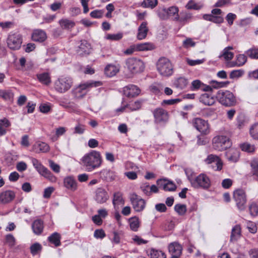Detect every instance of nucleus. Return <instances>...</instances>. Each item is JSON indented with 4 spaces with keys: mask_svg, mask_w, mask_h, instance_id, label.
I'll use <instances>...</instances> for the list:
<instances>
[{
    "mask_svg": "<svg viewBox=\"0 0 258 258\" xmlns=\"http://www.w3.org/2000/svg\"><path fill=\"white\" fill-rule=\"evenodd\" d=\"M113 204L115 207L117 205L124 204V200L122 198V195L120 192H116L114 194Z\"/></svg>",
    "mask_w": 258,
    "mask_h": 258,
    "instance_id": "79ce46f5",
    "label": "nucleus"
},
{
    "mask_svg": "<svg viewBox=\"0 0 258 258\" xmlns=\"http://www.w3.org/2000/svg\"><path fill=\"white\" fill-rule=\"evenodd\" d=\"M63 185L66 188L71 191H75L77 189V181L72 176H68L64 178Z\"/></svg>",
    "mask_w": 258,
    "mask_h": 258,
    "instance_id": "393cba45",
    "label": "nucleus"
},
{
    "mask_svg": "<svg viewBox=\"0 0 258 258\" xmlns=\"http://www.w3.org/2000/svg\"><path fill=\"white\" fill-rule=\"evenodd\" d=\"M205 162L208 164H210L213 163H215V166H213V168L215 171H220L223 167V162L219 156L210 154L208 156L205 160Z\"/></svg>",
    "mask_w": 258,
    "mask_h": 258,
    "instance_id": "4468645a",
    "label": "nucleus"
},
{
    "mask_svg": "<svg viewBox=\"0 0 258 258\" xmlns=\"http://www.w3.org/2000/svg\"><path fill=\"white\" fill-rule=\"evenodd\" d=\"M192 18V15L191 13L182 12L180 14V16H179V19L177 20L179 22L185 24L188 23L190 20Z\"/></svg>",
    "mask_w": 258,
    "mask_h": 258,
    "instance_id": "ea45409f",
    "label": "nucleus"
},
{
    "mask_svg": "<svg viewBox=\"0 0 258 258\" xmlns=\"http://www.w3.org/2000/svg\"><path fill=\"white\" fill-rule=\"evenodd\" d=\"M233 48L232 46H228L225 47L222 51V53L220 55L219 57H223L226 60H229L233 58L234 57V53L230 50H233Z\"/></svg>",
    "mask_w": 258,
    "mask_h": 258,
    "instance_id": "f704fd0d",
    "label": "nucleus"
},
{
    "mask_svg": "<svg viewBox=\"0 0 258 258\" xmlns=\"http://www.w3.org/2000/svg\"><path fill=\"white\" fill-rule=\"evenodd\" d=\"M157 184L159 187L166 191H174L176 188V186L173 182L165 179H158Z\"/></svg>",
    "mask_w": 258,
    "mask_h": 258,
    "instance_id": "f3484780",
    "label": "nucleus"
},
{
    "mask_svg": "<svg viewBox=\"0 0 258 258\" xmlns=\"http://www.w3.org/2000/svg\"><path fill=\"white\" fill-rule=\"evenodd\" d=\"M199 100L204 104L210 106L214 104L215 98L210 94L204 93L201 95Z\"/></svg>",
    "mask_w": 258,
    "mask_h": 258,
    "instance_id": "cd10ccee",
    "label": "nucleus"
},
{
    "mask_svg": "<svg viewBox=\"0 0 258 258\" xmlns=\"http://www.w3.org/2000/svg\"><path fill=\"white\" fill-rule=\"evenodd\" d=\"M130 227L133 231H137L140 227V221L138 217H134L128 219Z\"/></svg>",
    "mask_w": 258,
    "mask_h": 258,
    "instance_id": "58836bf2",
    "label": "nucleus"
},
{
    "mask_svg": "<svg viewBox=\"0 0 258 258\" xmlns=\"http://www.w3.org/2000/svg\"><path fill=\"white\" fill-rule=\"evenodd\" d=\"M196 43L190 38H187L183 41L182 46L183 47L187 48L189 47L195 46Z\"/></svg>",
    "mask_w": 258,
    "mask_h": 258,
    "instance_id": "338daca9",
    "label": "nucleus"
},
{
    "mask_svg": "<svg viewBox=\"0 0 258 258\" xmlns=\"http://www.w3.org/2000/svg\"><path fill=\"white\" fill-rule=\"evenodd\" d=\"M60 235L58 233L54 232L48 237V240L55 246H58L60 245Z\"/></svg>",
    "mask_w": 258,
    "mask_h": 258,
    "instance_id": "4c0bfd02",
    "label": "nucleus"
},
{
    "mask_svg": "<svg viewBox=\"0 0 258 258\" xmlns=\"http://www.w3.org/2000/svg\"><path fill=\"white\" fill-rule=\"evenodd\" d=\"M190 89L192 91L201 90L206 92H211L213 90L210 86L204 84L199 80H195L191 82Z\"/></svg>",
    "mask_w": 258,
    "mask_h": 258,
    "instance_id": "a211bd4d",
    "label": "nucleus"
},
{
    "mask_svg": "<svg viewBox=\"0 0 258 258\" xmlns=\"http://www.w3.org/2000/svg\"><path fill=\"white\" fill-rule=\"evenodd\" d=\"M167 13V17H171L174 20L177 21L179 19L178 12L179 9L176 6H172L166 9Z\"/></svg>",
    "mask_w": 258,
    "mask_h": 258,
    "instance_id": "473e14b6",
    "label": "nucleus"
},
{
    "mask_svg": "<svg viewBox=\"0 0 258 258\" xmlns=\"http://www.w3.org/2000/svg\"><path fill=\"white\" fill-rule=\"evenodd\" d=\"M59 24L62 29L67 30L73 28L75 25V23L74 21L68 19H62L60 20L59 21Z\"/></svg>",
    "mask_w": 258,
    "mask_h": 258,
    "instance_id": "7c9ffc66",
    "label": "nucleus"
},
{
    "mask_svg": "<svg viewBox=\"0 0 258 258\" xmlns=\"http://www.w3.org/2000/svg\"><path fill=\"white\" fill-rule=\"evenodd\" d=\"M157 69L163 77H168L173 73V67L170 61L167 58H160L157 62Z\"/></svg>",
    "mask_w": 258,
    "mask_h": 258,
    "instance_id": "39448f33",
    "label": "nucleus"
},
{
    "mask_svg": "<svg viewBox=\"0 0 258 258\" xmlns=\"http://www.w3.org/2000/svg\"><path fill=\"white\" fill-rule=\"evenodd\" d=\"M194 126L202 134L208 135L210 132V125L207 121L201 118H196L192 120Z\"/></svg>",
    "mask_w": 258,
    "mask_h": 258,
    "instance_id": "f8f14e48",
    "label": "nucleus"
},
{
    "mask_svg": "<svg viewBox=\"0 0 258 258\" xmlns=\"http://www.w3.org/2000/svg\"><path fill=\"white\" fill-rule=\"evenodd\" d=\"M123 93L128 97H134L140 93V89L136 85H128L123 88Z\"/></svg>",
    "mask_w": 258,
    "mask_h": 258,
    "instance_id": "aec40b11",
    "label": "nucleus"
},
{
    "mask_svg": "<svg viewBox=\"0 0 258 258\" xmlns=\"http://www.w3.org/2000/svg\"><path fill=\"white\" fill-rule=\"evenodd\" d=\"M246 227L248 229V231L251 233H255L257 231L256 224L251 221H247Z\"/></svg>",
    "mask_w": 258,
    "mask_h": 258,
    "instance_id": "0e129e2a",
    "label": "nucleus"
},
{
    "mask_svg": "<svg viewBox=\"0 0 258 258\" xmlns=\"http://www.w3.org/2000/svg\"><path fill=\"white\" fill-rule=\"evenodd\" d=\"M233 197L237 208L240 211L244 210L247 201L245 191L242 189H237L234 191Z\"/></svg>",
    "mask_w": 258,
    "mask_h": 258,
    "instance_id": "9d476101",
    "label": "nucleus"
},
{
    "mask_svg": "<svg viewBox=\"0 0 258 258\" xmlns=\"http://www.w3.org/2000/svg\"><path fill=\"white\" fill-rule=\"evenodd\" d=\"M149 30L148 23L146 21L143 22L138 29L137 39L140 40L145 39L147 37Z\"/></svg>",
    "mask_w": 258,
    "mask_h": 258,
    "instance_id": "412c9836",
    "label": "nucleus"
},
{
    "mask_svg": "<svg viewBox=\"0 0 258 258\" xmlns=\"http://www.w3.org/2000/svg\"><path fill=\"white\" fill-rule=\"evenodd\" d=\"M120 234L121 232L114 231L112 232V238L111 241L113 243L119 244L120 241Z\"/></svg>",
    "mask_w": 258,
    "mask_h": 258,
    "instance_id": "052dcab7",
    "label": "nucleus"
},
{
    "mask_svg": "<svg viewBox=\"0 0 258 258\" xmlns=\"http://www.w3.org/2000/svg\"><path fill=\"white\" fill-rule=\"evenodd\" d=\"M246 56L244 54H239L236 56V61L238 66H243L246 61Z\"/></svg>",
    "mask_w": 258,
    "mask_h": 258,
    "instance_id": "774afa93",
    "label": "nucleus"
},
{
    "mask_svg": "<svg viewBox=\"0 0 258 258\" xmlns=\"http://www.w3.org/2000/svg\"><path fill=\"white\" fill-rule=\"evenodd\" d=\"M158 4L157 0H144L141 4L143 8H154Z\"/></svg>",
    "mask_w": 258,
    "mask_h": 258,
    "instance_id": "49530a36",
    "label": "nucleus"
},
{
    "mask_svg": "<svg viewBox=\"0 0 258 258\" xmlns=\"http://www.w3.org/2000/svg\"><path fill=\"white\" fill-rule=\"evenodd\" d=\"M95 200L99 204L105 203L109 199L107 191L102 188H98L96 190Z\"/></svg>",
    "mask_w": 258,
    "mask_h": 258,
    "instance_id": "6ab92c4d",
    "label": "nucleus"
},
{
    "mask_svg": "<svg viewBox=\"0 0 258 258\" xmlns=\"http://www.w3.org/2000/svg\"><path fill=\"white\" fill-rule=\"evenodd\" d=\"M31 253L33 255H36L41 250L42 246L38 243H35L30 246Z\"/></svg>",
    "mask_w": 258,
    "mask_h": 258,
    "instance_id": "864d4df0",
    "label": "nucleus"
},
{
    "mask_svg": "<svg viewBox=\"0 0 258 258\" xmlns=\"http://www.w3.org/2000/svg\"><path fill=\"white\" fill-rule=\"evenodd\" d=\"M213 147L218 151H222L229 148L231 142L228 137L225 136H217L213 139Z\"/></svg>",
    "mask_w": 258,
    "mask_h": 258,
    "instance_id": "6e6552de",
    "label": "nucleus"
},
{
    "mask_svg": "<svg viewBox=\"0 0 258 258\" xmlns=\"http://www.w3.org/2000/svg\"><path fill=\"white\" fill-rule=\"evenodd\" d=\"M216 98L219 103L225 106H232L236 103L235 96L228 90L218 91L216 94Z\"/></svg>",
    "mask_w": 258,
    "mask_h": 258,
    "instance_id": "20e7f679",
    "label": "nucleus"
},
{
    "mask_svg": "<svg viewBox=\"0 0 258 258\" xmlns=\"http://www.w3.org/2000/svg\"><path fill=\"white\" fill-rule=\"evenodd\" d=\"M103 13L104 12L103 10H96L91 12L90 14V15L92 18L99 19L103 16Z\"/></svg>",
    "mask_w": 258,
    "mask_h": 258,
    "instance_id": "69168bd1",
    "label": "nucleus"
},
{
    "mask_svg": "<svg viewBox=\"0 0 258 258\" xmlns=\"http://www.w3.org/2000/svg\"><path fill=\"white\" fill-rule=\"evenodd\" d=\"M169 252L171 255H181L182 253V247L177 242H173L168 245Z\"/></svg>",
    "mask_w": 258,
    "mask_h": 258,
    "instance_id": "5701e85b",
    "label": "nucleus"
},
{
    "mask_svg": "<svg viewBox=\"0 0 258 258\" xmlns=\"http://www.w3.org/2000/svg\"><path fill=\"white\" fill-rule=\"evenodd\" d=\"M47 38V35L44 30L36 29L32 34V39L34 41L42 42Z\"/></svg>",
    "mask_w": 258,
    "mask_h": 258,
    "instance_id": "4be33fe9",
    "label": "nucleus"
},
{
    "mask_svg": "<svg viewBox=\"0 0 258 258\" xmlns=\"http://www.w3.org/2000/svg\"><path fill=\"white\" fill-rule=\"evenodd\" d=\"M102 85L100 81H90L81 83L72 90V94L76 99H81L84 97L89 89Z\"/></svg>",
    "mask_w": 258,
    "mask_h": 258,
    "instance_id": "f03ea898",
    "label": "nucleus"
},
{
    "mask_svg": "<svg viewBox=\"0 0 258 258\" xmlns=\"http://www.w3.org/2000/svg\"><path fill=\"white\" fill-rule=\"evenodd\" d=\"M137 51L152 50L155 48L154 45L150 42H145L136 44Z\"/></svg>",
    "mask_w": 258,
    "mask_h": 258,
    "instance_id": "72a5a7b5",
    "label": "nucleus"
},
{
    "mask_svg": "<svg viewBox=\"0 0 258 258\" xmlns=\"http://www.w3.org/2000/svg\"><path fill=\"white\" fill-rule=\"evenodd\" d=\"M163 89V86L160 83H155L150 86L151 91L155 94L161 93Z\"/></svg>",
    "mask_w": 258,
    "mask_h": 258,
    "instance_id": "3c124183",
    "label": "nucleus"
},
{
    "mask_svg": "<svg viewBox=\"0 0 258 258\" xmlns=\"http://www.w3.org/2000/svg\"><path fill=\"white\" fill-rule=\"evenodd\" d=\"M8 47L13 50L19 49L22 43V37L17 33H10L7 40Z\"/></svg>",
    "mask_w": 258,
    "mask_h": 258,
    "instance_id": "1a4fd4ad",
    "label": "nucleus"
},
{
    "mask_svg": "<svg viewBox=\"0 0 258 258\" xmlns=\"http://www.w3.org/2000/svg\"><path fill=\"white\" fill-rule=\"evenodd\" d=\"M66 132V129L64 127H59L56 129L55 135H53L51 137V140L53 142L56 141L58 138L63 135Z\"/></svg>",
    "mask_w": 258,
    "mask_h": 258,
    "instance_id": "a18cd8bd",
    "label": "nucleus"
},
{
    "mask_svg": "<svg viewBox=\"0 0 258 258\" xmlns=\"http://www.w3.org/2000/svg\"><path fill=\"white\" fill-rule=\"evenodd\" d=\"M240 147L242 151L248 153L253 152L255 150L254 146L247 142L241 144Z\"/></svg>",
    "mask_w": 258,
    "mask_h": 258,
    "instance_id": "8fccbe9b",
    "label": "nucleus"
},
{
    "mask_svg": "<svg viewBox=\"0 0 258 258\" xmlns=\"http://www.w3.org/2000/svg\"><path fill=\"white\" fill-rule=\"evenodd\" d=\"M145 68V64L144 61L136 57L128 58L125 62V68L132 75L143 72Z\"/></svg>",
    "mask_w": 258,
    "mask_h": 258,
    "instance_id": "7ed1b4c3",
    "label": "nucleus"
},
{
    "mask_svg": "<svg viewBox=\"0 0 258 258\" xmlns=\"http://www.w3.org/2000/svg\"><path fill=\"white\" fill-rule=\"evenodd\" d=\"M249 134L253 139L258 140V123L253 124L250 127Z\"/></svg>",
    "mask_w": 258,
    "mask_h": 258,
    "instance_id": "de8ad7c7",
    "label": "nucleus"
},
{
    "mask_svg": "<svg viewBox=\"0 0 258 258\" xmlns=\"http://www.w3.org/2000/svg\"><path fill=\"white\" fill-rule=\"evenodd\" d=\"M241 235V229L239 225H235L232 229L230 239L231 242H234L240 238Z\"/></svg>",
    "mask_w": 258,
    "mask_h": 258,
    "instance_id": "c85d7f7f",
    "label": "nucleus"
},
{
    "mask_svg": "<svg viewBox=\"0 0 258 258\" xmlns=\"http://www.w3.org/2000/svg\"><path fill=\"white\" fill-rule=\"evenodd\" d=\"M157 13L158 17L161 19L164 20L168 18L167 10L165 8H159L157 11Z\"/></svg>",
    "mask_w": 258,
    "mask_h": 258,
    "instance_id": "13d9d810",
    "label": "nucleus"
},
{
    "mask_svg": "<svg viewBox=\"0 0 258 258\" xmlns=\"http://www.w3.org/2000/svg\"><path fill=\"white\" fill-rule=\"evenodd\" d=\"M128 108L131 111H135L139 109L142 106V102L141 101H136L133 103L127 104Z\"/></svg>",
    "mask_w": 258,
    "mask_h": 258,
    "instance_id": "4d7b16f0",
    "label": "nucleus"
},
{
    "mask_svg": "<svg viewBox=\"0 0 258 258\" xmlns=\"http://www.w3.org/2000/svg\"><path fill=\"white\" fill-rule=\"evenodd\" d=\"M6 244L10 247H13L16 244V239L11 234L6 235Z\"/></svg>",
    "mask_w": 258,
    "mask_h": 258,
    "instance_id": "6e6d98bb",
    "label": "nucleus"
},
{
    "mask_svg": "<svg viewBox=\"0 0 258 258\" xmlns=\"http://www.w3.org/2000/svg\"><path fill=\"white\" fill-rule=\"evenodd\" d=\"M123 37L122 33H118L116 34H108L105 38L106 39L110 40L112 41H118L121 39Z\"/></svg>",
    "mask_w": 258,
    "mask_h": 258,
    "instance_id": "5fc2aeb1",
    "label": "nucleus"
},
{
    "mask_svg": "<svg viewBox=\"0 0 258 258\" xmlns=\"http://www.w3.org/2000/svg\"><path fill=\"white\" fill-rule=\"evenodd\" d=\"M102 161L100 153L95 150H92L86 153L81 159V164L88 172H91L99 168Z\"/></svg>",
    "mask_w": 258,
    "mask_h": 258,
    "instance_id": "f257e3e1",
    "label": "nucleus"
},
{
    "mask_svg": "<svg viewBox=\"0 0 258 258\" xmlns=\"http://www.w3.org/2000/svg\"><path fill=\"white\" fill-rule=\"evenodd\" d=\"M226 156L228 161L236 162L239 160L240 152L237 149H231L226 153Z\"/></svg>",
    "mask_w": 258,
    "mask_h": 258,
    "instance_id": "bb28decb",
    "label": "nucleus"
},
{
    "mask_svg": "<svg viewBox=\"0 0 258 258\" xmlns=\"http://www.w3.org/2000/svg\"><path fill=\"white\" fill-rule=\"evenodd\" d=\"M174 210L179 215L183 216L186 212V206L184 204H176L174 206Z\"/></svg>",
    "mask_w": 258,
    "mask_h": 258,
    "instance_id": "09e8293b",
    "label": "nucleus"
},
{
    "mask_svg": "<svg viewBox=\"0 0 258 258\" xmlns=\"http://www.w3.org/2000/svg\"><path fill=\"white\" fill-rule=\"evenodd\" d=\"M31 159L34 167L40 174L51 182H54L56 181V177L47 168L43 166L39 161L34 158H31Z\"/></svg>",
    "mask_w": 258,
    "mask_h": 258,
    "instance_id": "423d86ee",
    "label": "nucleus"
},
{
    "mask_svg": "<svg viewBox=\"0 0 258 258\" xmlns=\"http://www.w3.org/2000/svg\"><path fill=\"white\" fill-rule=\"evenodd\" d=\"M191 184L195 188L208 189L211 185V181L207 175L200 174L194 180L191 181Z\"/></svg>",
    "mask_w": 258,
    "mask_h": 258,
    "instance_id": "9b49d317",
    "label": "nucleus"
},
{
    "mask_svg": "<svg viewBox=\"0 0 258 258\" xmlns=\"http://www.w3.org/2000/svg\"><path fill=\"white\" fill-rule=\"evenodd\" d=\"M204 6L202 3H196L193 0L189 1L186 4L185 7L188 10H199L201 9Z\"/></svg>",
    "mask_w": 258,
    "mask_h": 258,
    "instance_id": "37998d69",
    "label": "nucleus"
},
{
    "mask_svg": "<svg viewBox=\"0 0 258 258\" xmlns=\"http://www.w3.org/2000/svg\"><path fill=\"white\" fill-rule=\"evenodd\" d=\"M155 120L157 123L166 122L168 119V112L161 108L155 109L153 111Z\"/></svg>",
    "mask_w": 258,
    "mask_h": 258,
    "instance_id": "2eb2a0df",
    "label": "nucleus"
},
{
    "mask_svg": "<svg viewBox=\"0 0 258 258\" xmlns=\"http://www.w3.org/2000/svg\"><path fill=\"white\" fill-rule=\"evenodd\" d=\"M150 258H166L165 254L161 250L151 248L148 252Z\"/></svg>",
    "mask_w": 258,
    "mask_h": 258,
    "instance_id": "e433bc0d",
    "label": "nucleus"
},
{
    "mask_svg": "<svg viewBox=\"0 0 258 258\" xmlns=\"http://www.w3.org/2000/svg\"><path fill=\"white\" fill-rule=\"evenodd\" d=\"M229 84L228 82H217L216 81H212V88H219L226 87Z\"/></svg>",
    "mask_w": 258,
    "mask_h": 258,
    "instance_id": "680f3d73",
    "label": "nucleus"
},
{
    "mask_svg": "<svg viewBox=\"0 0 258 258\" xmlns=\"http://www.w3.org/2000/svg\"><path fill=\"white\" fill-rule=\"evenodd\" d=\"M32 228L35 234H40L43 229V222L40 220L34 221L32 224Z\"/></svg>",
    "mask_w": 258,
    "mask_h": 258,
    "instance_id": "2f4dec72",
    "label": "nucleus"
},
{
    "mask_svg": "<svg viewBox=\"0 0 258 258\" xmlns=\"http://www.w3.org/2000/svg\"><path fill=\"white\" fill-rule=\"evenodd\" d=\"M119 65L108 64L104 69V73L107 76L112 77L115 76L119 71Z\"/></svg>",
    "mask_w": 258,
    "mask_h": 258,
    "instance_id": "b1692460",
    "label": "nucleus"
},
{
    "mask_svg": "<svg viewBox=\"0 0 258 258\" xmlns=\"http://www.w3.org/2000/svg\"><path fill=\"white\" fill-rule=\"evenodd\" d=\"M69 112L78 113L79 112L78 105L73 102L69 101L66 108Z\"/></svg>",
    "mask_w": 258,
    "mask_h": 258,
    "instance_id": "bf43d9fd",
    "label": "nucleus"
},
{
    "mask_svg": "<svg viewBox=\"0 0 258 258\" xmlns=\"http://www.w3.org/2000/svg\"><path fill=\"white\" fill-rule=\"evenodd\" d=\"M188 84V80L184 77H179L177 78L175 82L174 85L175 86L180 89L185 88Z\"/></svg>",
    "mask_w": 258,
    "mask_h": 258,
    "instance_id": "a19ab883",
    "label": "nucleus"
},
{
    "mask_svg": "<svg viewBox=\"0 0 258 258\" xmlns=\"http://www.w3.org/2000/svg\"><path fill=\"white\" fill-rule=\"evenodd\" d=\"M246 54L251 58H258V48L252 47L245 52Z\"/></svg>",
    "mask_w": 258,
    "mask_h": 258,
    "instance_id": "603ef678",
    "label": "nucleus"
},
{
    "mask_svg": "<svg viewBox=\"0 0 258 258\" xmlns=\"http://www.w3.org/2000/svg\"><path fill=\"white\" fill-rule=\"evenodd\" d=\"M91 47L89 43L86 41L81 42L78 50L80 54H88L90 52Z\"/></svg>",
    "mask_w": 258,
    "mask_h": 258,
    "instance_id": "c756f323",
    "label": "nucleus"
},
{
    "mask_svg": "<svg viewBox=\"0 0 258 258\" xmlns=\"http://www.w3.org/2000/svg\"><path fill=\"white\" fill-rule=\"evenodd\" d=\"M14 94L11 90H4L2 98L5 100H10L13 99Z\"/></svg>",
    "mask_w": 258,
    "mask_h": 258,
    "instance_id": "e2e57ef3",
    "label": "nucleus"
},
{
    "mask_svg": "<svg viewBox=\"0 0 258 258\" xmlns=\"http://www.w3.org/2000/svg\"><path fill=\"white\" fill-rule=\"evenodd\" d=\"M73 85L71 78L67 77L59 78L54 83L55 90L60 93H63L68 91Z\"/></svg>",
    "mask_w": 258,
    "mask_h": 258,
    "instance_id": "0eeeda50",
    "label": "nucleus"
},
{
    "mask_svg": "<svg viewBox=\"0 0 258 258\" xmlns=\"http://www.w3.org/2000/svg\"><path fill=\"white\" fill-rule=\"evenodd\" d=\"M10 125V123L7 119L4 118L0 119V136L6 134V130L5 127H8Z\"/></svg>",
    "mask_w": 258,
    "mask_h": 258,
    "instance_id": "c03bdc74",
    "label": "nucleus"
},
{
    "mask_svg": "<svg viewBox=\"0 0 258 258\" xmlns=\"http://www.w3.org/2000/svg\"><path fill=\"white\" fill-rule=\"evenodd\" d=\"M50 150L49 145L46 143L37 142L33 146V150L37 153L40 152L46 153Z\"/></svg>",
    "mask_w": 258,
    "mask_h": 258,
    "instance_id": "a878e982",
    "label": "nucleus"
},
{
    "mask_svg": "<svg viewBox=\"0 0 258 258\" xmlns=\"http://www.w3.org/2000/svg\"><path fill=\"white\" fill-rule=\"evenodd\" d=\"M130 200L134 209L136 212H141L145 209L146 206L145 200L137 195L135 194L131 195Z\"/></svg>",
    "mask_w": 258,
    "mask_h": 258,
    "instance_id": "ddd939ff",
    "label": "nucleus"
},
{
    "mask_svg": "<svg viewBox=\"0 0 258 258\" xmlns=\"http://www.w3.org/2000/svg\"><path fill=\"white\" fill-rule=\"evenodd\" d=\"M39 81L43 84L48 85L51 83V78L48 73H43L37 75Z\"/></svg>",
    "mask_w": 258,
    "mask_h": 258,
    "instance_id": "c9c22d12",
    "label": "nucleus"
},
{
    "mask_svg": "<svg viewBox=\"0 0 258 258\" xmlns=\"http://www.w3.org/2000/svg\"><path fill=\"white\" fill-rule=\"evenodd\" d=\"M15 193L11 190L0 192V204H7L11 202L15 198Z\"/></svg>",
    "mask_w": 258,
    "mask_h": 258,
    "instance_id": "dca6fc26",
    "label": "nucleus"
}]
</instances>
